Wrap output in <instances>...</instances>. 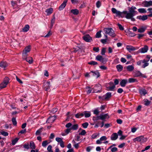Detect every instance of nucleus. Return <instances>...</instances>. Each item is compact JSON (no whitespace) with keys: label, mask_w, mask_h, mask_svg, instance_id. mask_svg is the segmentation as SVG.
Masks as SVG:
<instances>
[{"label":"nucleus","mask_w":152,"mask_h":152,"mask_svg":"<svg viewBox=\"0 0 152 152\" xmlns=\"http://www.w3.org/2000/svg\"><path fill=\"white\" fill-rule=\"evenodd\" d=\"M133 141L134 142L137 141L140 142L141 143H143L146 142L147 141V139L143 136H140L134 139Z\"/></svg>","instance_id":"nucleus-3"},{"label":"nucleus","mask_w":152,"mask_h":152,"mask_svg":"<svg viewBox=\"0 0 152 152\" xmlns=\"http://www.w3.org/2000/svg\"><path fill=\"white\" fill-rule=\"evenodd\" d=\"M71 130H71V128L66 129L65 131V132L66 134H62V136L65 135L66 134H68L70 132V131Z\"/></svg>","instance_id":"nucleus-41"},{"label":"nucleus","mask_w":152,"mask_h":152,"mask_svg":"<svg viewBox=\"0 0 152 152\" xmlns=\"http://www.w3.org/2000/svg\"><path fill=\"white\" fill-rule=\"evenodd\" d=\"M56 117L54 116L50 117L47 120L48 123H52L56 119Z\"/></svg>","instance_id":"nucleus-23"},{"label":"nucleus","mask_w":152,"mask_h":152,"mask_svg":"<svg viewBox=\"0 0 152 152\" xmlns=\"http://www.w3.org/2000/svg\"><path fill=\"white\" fill-rule=\"evenodd\" d=\"M12 121L14 125H16L17 124V123L15 118H12Z\"/></svg>","instance_id":"nucleus-52"},{"label":"nucleus","mask_w":152,"mask_h":152,"mask_svg":"<svg viewBox=\"0 0 152 152\" xmlns=\"http://www.w3.org/2000/svg\"><path fill=\"white\" fill-rule=\"evenodd\" d=\"M52 34L50 31H49L48 33L45 36H43L45 37H48L52 35Z\"/></svg>","instance_id":"nucleus-55"},{"label":"nucleus","mask_w":152,"mask_h":152,"mask_svg":"<svg viewBox=\"0 0 152 152\" xmlns=\"http://www.w3.org/2000/svg\"><path fill=\"white\" fill-rule=\"evenodd\" d=\"M80 130H81L82 131L80 133H79V134L81 135H84L86 133V132L85 130L83 129H79V131Z\"/></svg>","instance_id":"nucleus-44"},{"label":"nucleus","mask_w":152,"mask_h":152,"mask_svg":"<svg viewBox=\"0 0 152 152\" xmlns=\"http://www.w3.org/2000/svg\"><path fill=\"white\" fill-rule=\"evenodd\" d=\"M29 26L28 25H26L25 27L23 28V31L24 32H27L29 29Z\"/></svg>","instance_id":"nucleus-31"},{"label":"nucleus","mask_w":152,"mask_h":152,"mask_svg":"<svg viewBox=\"0 0 152 152\" xmlns=\"http://www.w3.org/2000/svg\"><path fill=\"white\" fill-rule=\"evenodd\" d=\"M96 6L97 8H99L101 6V3L99 1H98L96 4Z\"/></svg>","instance_id":"nucleus-48"},{"label":"nucleus","mask_w":152,"mask_h":152,"mask_svg":"<svg viewBox=\"0 0 152 152\" xmlns=\"http://www.w3.org/2000/svg\"><path fill=\"white\" fill-rule=\"evenodd\" d=\"M9 81L8 78H5L3 82L0 84L1 88L2 89L6 87L9 83Z\"/></svg>","instance_id":"nucleus-5"},{"label":"nucleus","mask_w":152,"mask_h":152,"mask_svg":"<svg viewBox=\"0 0 152 152\" xmlns=\"http://www.w3.org/2000/svg\"><path fill=\"white\" fill-rule=\"evenodd\" d=\"M23 59H25L26 61L28 62L29 64H31L33 61V60L32 59V58L30 57H26V58H23Z\"/></svg>","instance_id":"nucleus-25"},{"label":"nucleus","mask_w":152,"mask_h":152,"mask_svg":"<svg viewBox=\"0 0 152 152\" xmlns=\"http://www.w3.org/2000/svg\"><path fill=\"white\" fill-rule=\"evenodd\" d=\"M100 119L102 120H104L106 118H108L109 116L107 114H106L104 115H99Z\"/></svg>","instance_id":"nucleus-24"},{"label":"nucleus","mask_w":152,"mask_h":152,"mask_svg":"<svg viewBox=\"0 0 152 152\" xmlns=\"http://www.w3.org/2000/svg\"><path fill=\"white\" fill-rule=\"evenodd\" d=\"M126 69L127 71L131 72L134 69V67L133 65H129L127 66Z\"/></svg>","instance_id":"nucleus-27"},{"label":"nucleus","mask_w":152,"mask_h":152,"mask_svg":"<svg viewBox=\"0 0 152 152\" xmlns=\"http://www.w3.org/2000/svg\"><path fill=\"white\" fill-rule=\"evenodd\" d=\"M88 124L87 122H85L82 124V126L83 128L85 129L88 126Z\"/></svg>","instance_id":"nucleus-50"},{"label":"nucleus","mask_w":152,"mask_h":152,"mask_svg":"<svg viewBox=\"0 0 152 152\" xmlns=\"http://www.w3.org/2000/svg\"><path fill=\"white\" fill-rule=\"evenodd\" d=\"M142 75V73L139 71H135L134 72V75L135 77L141 76Z\"/></svg>","instance_id":"nucleus-26"},{"label":"nucleus","mask_w":152,"mask_h":152,"mask_svg":"<svg viewBox=\"0 0 152 152\" xmlns=\"http://www.w3.org/2000/svg\"><path fill=\"white\" fill-rule=\"evenodd\" d=\"M129 12H130L132 13V14L134 15H135V14H136L137 13L136 11L132 9L131 7L129 9Z\"/></svg>","instance_id":"nucleus-38"},{"label":"nucleus","mask_w":152,"mask_h":152,"mask_svg":"<svg viewBox=\"0 0 152 152\" xmlns=\"http://www.w3.org/2000/svg\"><path fill=\"white\" fill-rule=\"evenodd\" d=\"M138 49L137 47H135L132 45H127L126 46V49L130 53Z\"/></svg>","instance_id":"nucleus-10"},{"label":"nucleus","mask_w":152,"mask_h":152,"mask_svg":"<svg viewBox=\"0 0 152 152\" xmlns=\"http://www.w3.org/2000/svg\"><path fill=\"white\" fill-rule=\"evenodd\" d=\"M16 80L20 83V84L23 83V82L17 76H16Z\"/></svg>","instance_id":"nucleus-62"},{"label":"nucleus","mask_w":152,"mask_h":152,"mask_svg":"<svg viewBox=\"0 0 152 152\" xmlns=\"http://www.w3.org/2000/svg\"><path fill=\"white\" fill-rule=\"evenodd\" d=\"M42 131V128H40L36 132V135H39Z\"/></svg>","instance_id":"nucleus-49"},{"label":"nucleus","mask_w":152,"mask_h":152,"mask_svg":"<svg viewBox=\"0 0 152 152\" xmlns=\"http://www.w3.org/2000/svg\"><path fill=\"white\" fill-rule=\"evenodd\" d=\"M31 50L30 46H28L26 47L23 51L22 56L23 58H26L27 56V53L30 52Z\"/></svg>","instance_id":"nucleus-4"},{"label":"nucleus","mask_w":152,"mask_h":152,"mask_svg":"<svg viewBox=\"0 0 152 152\" xmlns=\"http://www.w3.org/2000/svg\"><path fill=\"white\" fill-rule=\"evenodd\" d=\"M147 26L145 25L141 26L138 29V32L140 33H144L147 29Z\"/></svg>","instance_id":"nucleus-8"},{"label":"nucleus","mask_w":152,"mask_h":152,"mask_svg":"<svg viewBox=\"0 0 152 152\" xmlns=\"http://www.w3.org/2000/svg\"><path fill=\"white\" fill-rule=\"evenodd\" d=\"M72 126V124L71 123H68V124H66V125H65V126L66 128H71Z\"/></svg>","instance_id":"nucleus-57"},{"label":"nucleus","mask_w":152,"mask_h":152,"mask_svg":"<svg viewBox=\"0 0 152 152\" xmlns=\"http://www.w3.org/2000/svg\"><path fill=\"white\" fill-rule=\"evenodd\" d=\"M101 88V86L99 84H96L93 88V92L97 93L100 92Z\"/></svg>","instance_id":"nucleus-7"},{"label":"nucleus","mask_w":152,"mask_h":152,"mask_svg":"<svg viewBox=\"0 0 152 152\" xmlns=\"http://www.w3.org/2000/svg\"><path fill=\"white\" fill-rule=\"evenodd\" d=\"M123 13L126 15L125 17L127 19H130L132 21H134L135 19L133 17L134 15L132 13L128 12L127 11H124L123 12Z\"/></svg>","instance_id":"nucleus-2"},{"label":"nucleus","mask_w":152,"mask_h":152,"mask_svg":"<svg viewBox=\"0 0 152 152\" xmlns=\"http://www.w3.org/2000/svg\"><path fill=\"white\" fill-rule=\"evenodd\" d=\"M83 39L87 42H90L92 41V38L89 34H86L83 37Z\"/></svg>","instance_id":"nucleus-9"},{"label":"nucleus","mask_w":152,"mask_h":152,"mask_svg":"<svg viewBox=\"0 0 152 152\" xmlns=\"http://www.w3.org/2000/svg\"><path fill=\"white\" fill-rule=\"evenodd\" d=\"M116 68L118 72H120L123 69V67L121 65L119 64L117 65Z\"/></svg>","instance_id":"nucleus-35"},{"label":"nucleus","mask_w":152,"mask_h":152,"mask_svg":"<svg viewBox=\"0 0 152 152\" xmlns=\"http://www.w3.org/2000/svg\"><path fill=\"white\" fill-rule=\"evenodd\" d=\"M88 64L91 65H95L97 64V62L94 61H91L88 63Z\"/></svg>","instance_id":"nucleus-59"},{"label":"nucleus","mask_w":152,"mask_h":152,"mask_svg":"<svg viewBox=\"0 0 152 152\" xmlns=\"http://www.w3.org/2000/svg\"><path fill=\"white\" fill-rule=\"evenodd\" d=\"M137 18L139 20L144 21L148 19V15L139 16L137 17Z\"/></svg>","instance_id":"nucleus-20"},{"label":"nucleus","mask_w":152,"mask_h":152,"mask_svg":"<svg viewBox=\"0 0 152 152\" xmlns=\"http://www.w3.org/2000/svg\"><path fill=\"white\" fill-rule=\"evenodd\" d=\"M67 1L68 0H64L63 3L61 5L59 8L60 10H62L65 7Z\"/></svg>","instance_id":"nucleus-17"},{"label":"nucleus","mask_w":152,"mask_h":152,"mask_svg":"<svg viewBox=\"0 0 152 152\" xmlns=\"http://www.w3.org/2000/svg\"><path fill=\"white\" fill-rule=\"evenodd\" d=\"M111 96V93L110 92H107L106 94L104 96V98L103 99L104 100H108Z\"/></svg>","instance_id":"nucleus-19"},{"label":"nucleus","mask_w":152,"mask_h":152,"mask_svg":"<svg viewBox=\"0 0 152 152\" xmlns=\"http://www.w3.org/2000/svg\"><path fill=\"white\" fill-rule=\"evenodd\" d=\"M107 138L105 136L102 137L99 139L98 140L96 141V143L98 144H100L103 143V141H105Z\"/></svg>","instance_id":"nucleus-11"},{"label":"nucleus","mask_w":152,"mask_h":152,"mask_svg":"<svg viewBox=\"0 0 152 152\" xmlns=\"http://www.w3.org/2000/svg\"><path fill=\"white\" fill-rule=\"evenodd\" d=\"M1 134L4 136H6L8 135V133L7 132L4 131L1 132Z\"/></svg>","instance_id":"nucleus-56"},{"label":"nucleus","mask_w":152,"mask_h":152,"mask_svg":"<svg viewBox=\"0 0 152 152\" xmlns=\"http://www.w3.org/2000/svg\"><path fill=\"white\" fill-rule=\"evenodd\" d=\"M99 115L97 116L96 117H93V120L94 121H97L98 120L100 119Z\"/></svg>","instance_id":"nucleus-63"},{"label":"nucleus","mask_w":152,"mask_h":152,"mask_svg":"<svg viewBox=\"0 0 152 152\" xmlns=\"http://www.w3.org/2000/svg\"><path fill=\"white\" fill-rule=\"evenodd\" d=\"M118 137V134L115 133H113L111 136V139L112 140H116Z\"/></svg>","instance_id":"nucleus-21"},{"label":"nucleus","mask_w":152,"mask_h":152,"mask_svg":"<svg viewBox=\"0 0 152 152\" xmlns=\"http://www.w3.org/2000/svg\"><path fill=\"white\" fill-rule=\"evenodd\" d=\"M139 92L141 95H145L147 93V91L145 89H141L139 91Z\"/></svg>","instance_id":"nucleus-32"},{"label":"nucleus","mask_w":152,"mask_h":152,"mask_svg":"<svg viewBox=\"0 0 152 152\" xmlns=\"http://www.w3.org/2000/svg\"><path fill=\"white\" fill-rule=\"evenodd\" d=\"M101 31L97 32L96 35V38H99L101 37Z\"/></svg>","instance_id":"nucleus-47"},{"label":"nucleus","mask_w":152,"mask_h":152,"mask_svg":"<svg viewBox=\"0 0 152 152\" xmlns=\"http://www.w3.org/2000/svg\"><path fill=\"white\" fill-rule=\"evenodd\" d=\"M111 11L113 13L115 14L117 16H121V15L123 13V12H121L117 10L115 8H112Z\"/></svg>","instance_id":"nucleus-6"},{"label":"nucleus","mask_w":152,"mask_h":152,"mask_svg":"<svg viewBox=\"0 0 152 152\" xmlns=\"http://www.w3.org/2000/svg\"><path fill=\"white\" fill-rule=\"evenodd\" d=\"M53 11V9L51 8H50L49 9H47L45 11V12L47 13L48 15H49L52 13Z\"/></svg>","instance_id":"nucleus-33"},{"label":"nucleus","mask_w":152,"mask_h":152,"mask_svg":"<svg viewBox=\"0 0 152 152\" xmlns=\"http://www.w3.org/2000/svg\"><path fill=\"white\" fill-rule=\"evenodd\" d=\"M143 101L144 104L146 106H148L151 103V102L147 99H144Z\"/></svg>","instance_id":"nucleus-34"},{"label":"nucleus","mask_w":152,"mask_h":152,"mask_svg":"<svg viewBox=\"0 0 152 152\" xmlns=\"http://www.w3.org/2000/svg\"><path fill=\"white\" fill-rule=\"evenodd\" d=\"M109 84L110 85L109 87V88L110 90L111 91H113L115 88V86L114 85L113 83L110 82L109 83Z\"/></svg>","instance_id":"nucleus-28"},{"label":"nucleus","mask_w":152,"mask_h":152,"mask_svg":"<svg viewBox=\"0 0 152 152\" xmlns=\"http://www.w3.org/2000/svg\"><path fill=\"white\" fill-rule=\"evenodd\" d=\"M136 80L133 78H130L129 80V83H132L135 81Z\"/></svg>","instance_id":"nucleus-61"},{"label":"nucleus","mask_w":152,"mask_h":152,"mask_svg":"<svg viewBox=\"0 0 152 152\" xmlns=\"http://www.w3.org/2000/svg\"><path fill=\"white\" fill-rule=\"evenodd\" d=\"M148 50V47L147 45H145L144 47L141 48L139 50L140 53H144L147 52Z\"/></svg>","instance_id":"nucleus-13"},{"label":"nucleus","mask_w":152,"mask_h":152,"mask_svg":"<svg viewBox=\"0 0 152 152\" xmlns=\"http://www.w3.org/2000/svg\"><path fill=\"white\" fill-rule=\"evenodd\" d=\"M93 147L91 146L88 147L86 148V151L88 152H89L92 149Z\"/></svg>","instance_id":"nucleus-58"},{"label":"nucleus","mask_w":152,"mask_h":152,"mask_svg":"<svg viewBox=\"0 0 152 152\" xmlns=\"http://www.w3.org/2000/svg\"><path fill=\"white\" fill-rule=\"evenodd\" d=\"M99 133H95L94 134L92 135L91 137V138L93 139H95L98 136H99Z\"/></svg>","instance_id":"nucleus-46"},{"label":"nucleus","mask_w":152,"mask_h":152,"mask_svg":"<svg viewBox=\"0 0 152 152\" xmlns=\"http://www.w3.org/2000/svg\"><path fill=\"white\" fill-rule=\"evenodd\" d=\"M19 140L18 138H16L14 139L12 141V145H14L17 143Z\"/></svg>","instance_id":"nucleus-43"},{"label":"nucleus","mask_w":152,"mask_h":152,"mask_svg":"<svg viewBox=\"0 0 152 152\" xmlns=\"http://www.w3.org/2000/svg\"><path fill=\"white\" fill-rule=\"evenodd\" d=\"M86 89L87 94H90L92 92V88L90 87L87 86L86 87Z\"/></svg>","instance_id":"nucleus-30"},{"label":"nucleus","mask_w":152,"mask_h":152,"mask_svg":"<svg viewBox=\"0 0 152 152\" xmlns=\"http://www.w3.org/2000/svg\"><path fill=\"white\" fill-rule=\"evenodd\" d=\"M127 83V80L126 79H123L120 83V85L122 87L125 86Z\"/></svg>","instance_id":"nucleus-22"},{"label":"nucleus","mask_w":152,"mask_h":152,"mask_svg":"<svg viewBox=\"0 0 152 152\" xmlns=\"http://www.w3.org/2000/svg\"><path fill=\"white\" fill-rule=\"evenodd\" d=\"M149 65L148 63H144V64L141 67L143 68H145L146 67L148 66Z\"/></svg>","instance_id":"nucleus-60"},{"label":"nucleus","mask_w":152,"mask_h":152,"mask_svg":"<svg viewBox=\"0 0 152 152\" xmlns=\"http://www.w3.org/2000/svg\"><path fill=\"white\" fill-rule=\"evenodd\" d=\"M50 82H47L44 83V88L46 91H48L50 88Z\"/></svg>","instance_id":"nucleus-15"},{"label":"nucleus","mask_w":152,"mask_h":152,"mask_svg":"<svg viewBox=\"0 0 152 152\" xmlns=\"http://www.w3.org/2000/svg\"><path fill=\"white\" fill-rule=\"evenodd\" d=\"M90 74H91V75L94 77H96V78L100 76L99 72L97 71L94 72L91 71Z\"/></svg>","instance_id":"nucleus-16"},{"label":"nucleus","mask_w":152,"mask_h":152,"mask_svg":"<svg viewBox=\"0 0 152 152\" xmlns=\"http://www.w3.org/2000/svg\"><path fill=\"white\" fill-rule=\"evenodd\" d=\"M78 125L77 124H75L73 125L71 127V130H76L78 129Z\"/></svg>","instance_id":"nucleus-39"},{"label":"nucleus","mask_w":152,"mask_h":152,"mask_svg":"<svg viewBox=\"0 0 152 152\" xmlns=\"http://www.w3.org/2000/svg\"><path fill=\"white\" fill-rule=\"evenodd\" d=\"M83 116V112L78 113L75 115V117L77 118H79Z\"/></svg>","instance_id":"nucleus-37"},{"label":"nucleus","mask_w":152,"mask_h":152,"mask_svg":"<svg viewBox=\"0 0 152 152\" xmlns=\"http://www.w3.org/2000/svg\"><path fill=\"white\" fill-rule=\"evenodd\" d=\"M142 4L145 7H148L152 5V1H144L142 2Z\"/></svg>","instance_id":"nucleus-12"},{"label":"nucleus","mask_w":152,"mask_h":152,"mask_svg":"<svg viewBox=\"0 0 152 152\" xmlns=\"http://www.w3.org/2000/svg\"><path fill=\"white\" fill-rule=\"evenodd\" d=\"M55 18L54 17L52 19L51 21V28H52V27L53 26V24L55 23Z\"/></svg>","instance_id":"nucleus-51"},{"label":"nucleus","mask_w":152,"mask_h":152,"mask_svg":"<svg viewBox=\"0 0 152 152\" xmlns=\"http://www.w3.org/2000/svg\"><path fill=\"white\" fill-rule=\"evenodd\" d=\"M96 59L97 60L99 61L102 63L106 62L105 59L102 56L100 55H98L97 56L96 58Z\"/></svg>","instance_id":"nucleus-14"},{"label":"nucleus","mask_w":152,"mask_h":152,"mask_svg":"<svg viewBox=\"0 0 152 152\" xmlns=\"http://www.w3.org/2000/svg\"><path fill=\"white\" fill-rule=\"evenodd\" d=\"M30 146L31 148L34 149L35 148V146L34 142L31 141L30 143Z\"/></svg>","instance_id":"nucleus-40"},{"label":"nucleus","mask_w":152,"mask_h":152,"mask_svg":"<svg viewBox=\"0 0 152 152\" xmlns=\"http://www.w3.org/2000/svg\"><path fill=\"white\" fill-rule=\"evenodd\" d=\"M56 141L58 142H60V143L63 141L62 139L60 137H57L56 138Z\"/></svg>","instance_id":"nucleus-53"},{"label":"nucleus","mask_w":152,"mask_h":152,"mask_svg":"<svg viewBox=\"0 0 152 152\" xmlns=\"http://www.w3.org/2000/svg\"><path fill=\"white\" fill-rule=\"evenodd\" d=\"M48 144V142L47 140H45L43 142L42 144V146L43 147H46Z\"/></svg>","instance_id":"nucleus-45"},{"label":"nucleus","mask_w":152,"mask_h":152,"mask_svg":"<svg viewBox=\"0 0 152 152\" xmlns=\"http://www.w3.org/2000/svg\"><path fill=\"white\" fill-rule=\"evenodd\" d=\"M118 26L119 27V28L121 30H124V28L123 27V26H122V25L118 23Z\"/></svg>","instance_id":"nucleus-64"},{"label":"nucleus","mask_w":152,"mask_h":152,"mask_svg":"<svg viewBox=\"0 0 152 152\" xmlns=\"http://www.w3.org/2000/svg\"><path fill=\"white\" fill-rule=\"evenodd\" d=\"M138 12L141 13H144L146 12V11L144 8H140L138 10Z\"/></svg>","instance_id":"nucleus-42"},{"label":"nucleus","mask_w":152,"mask_h":152,"mask_svg":"<svg viewBox=\"0 0 152 152\" xmlns=\"http://www.w3.org/2000/svg\"><path fill=\"white\" fill-rule=\"evenodd\" d=\"M7 66L8 64L5 61H2L0 63V67L3 68L4 69Z\"/></svg>","instance_id":"nucleus-18"},{"label":"nucleus","mask_w":152,"mask_h":152,"mask_svg":"<svg viewBox=\"0 0 152 152\" xmlns=\"http://www.w3.org/2000/svg\"><path fill=\"white\" fill-rule=\"evenodd\" d=\"M103 31L105 34H108L112 37H114L115 36L114 31L111 28H104Z\"/></svg>","instance_id":"nucleus-1"},{"label":"nucleus","mask_w":152,"mask_h":152,"mask_svg":"<svg viewBox=\"0 0 152 152\" xmlns=\"http://www.w3.org/2000/svg\"><path fill=\"white\" fill-rule=\"evenodd\" d=\"M106 48H103L102 50L101 54L102 55H105L106 52Z\"/></svg>","instance_id":"nucleus-54"},{"label":"nucleus","mask_w":152,"mask_h":152,"mask_svg":"<svg viewBox=\"0 0 152 152\" xmlns=\"http://www.w3.org/2000/svg\"><path fill=\"white\" fill-rule=\"evenodd\" d=\"M83 115H84L86 118L89 117L91 115V113L90 112L84 111L83 112Z\"/></svg>","instance_id":"nucleus-29"},{"label":"nucleus","mask_w":152,"mask_h":152,"mask_svg":"<svg viewBox=\"0 0 152 152\" xmlns=\"http://www.w3.org/2000/svg\"><path fill=\"white\" fill-rule=\"evenodd\" d=\"M71 12L75 15H77L79 13V11L77 9L72 10Z\"/></svg>","instance_id":"nucleus-36"}]
</instances>
